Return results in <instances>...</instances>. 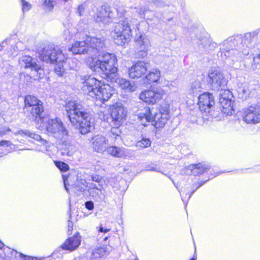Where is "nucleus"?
Listing matches in <instances>:
<instances>
[{
	"instance_id": "36",
	"label": "nucleus",
	"mask_w": 260,
	"mask_h": 260,
	"mask_svg": "<svg viewBox=\"0 0 260 260\" xmlns=\"http://www.w3.org/2000/svg\"><path fill=\"white\" fill-rule=\"evenodd\" d=\"M253 61L254 64H252L251 67L253 70L259 69L257 66L260 67V55H258L257 56L254 57Z\"/></svg>"
},
{
	"instance_id": "18",
	"label": "nucleus",
	"mask_w": 260,
	"mask_h": 260,
	"mask_svg": "<svg viewBox=\"0 0 260 260\" xmlns=\"http://www.w3.org/2000/svg\"><path fill=\"white\" fill-rule=\"evenodd\" d=\"M148 65V63L138 61L128 69L129 77L135 79L142 77L147 72Z\"/></svg>"
},
{
	"instance_id": "60",
	"label": "nucleus",
	"mask_w": 260,
	"mask_h": 260,
	"mask_svg": "<svg viewBox=\"0 0 260 260\" xmlns=\"http://www.w3.org/2000/svg\"><path fill=\"white\" fill-rule=\"evenodd\" d=\"M108 237H106L104 238V241H106L107 239H108Z\"/></svg>"
},
{
	"instance_id": "39",
	"label": "nucleus",
	"mask_w": 260,
	"mask_h": 260,
	"mask_svg": "<svg viewBox=\"0 0 260 260\" xmlns=\"http://www.w3.org/2000/svg\"><path fill=\"white\" fill-rule=\"evenodd\" d=\"M99 187L96 186V185L94 183H90L89 186H88V191L91 196H94L93 191L95 188H98Z\"/></svg>"
},
{
	"instance_id": "49",
	"label": "nucleus",
	"mask_w": 260,
	"mask_h": 260,
	"mask_svg": "<svg viewBox=\"0 0 260 260\" xmlns=\"http://www.w3.org/2000/svg\"><path fill=\"white\" fill-rule=\"evenodd\" d=\"M73 223L72 222H70L69 221V222H68V234H71V233H70V232H72V230H73Z\"/></svg>"
},
{
	"instance_id": "28",
	"label": "nucleus",
	"mask_w": 260,
	"mask_h": 260,
	"mask_svg": "<svg viewBox=\"0 0 260 260\" xmlns=\"http://www.w3.org/2000/svg\"><path fill=\"white\" fill-rule=\"evenodd\" d=\"M107 251V248L105 247L96 248L92 251L91 258L93 259L100 258L106 254Z\"/></svg>"
},
{
	"instance_id": "14",
	"label": "nucleus",
	"mask_w": 260,
	"mask_h": 260,
	"mask_svg": "<svg viewBox=\"0 0 260 260\" xmlns=\"http://www.w3.org/2000/svg\"><path fill=\"white\" fill-rule=\"evenodd\" d=\"M164 91L160 88L144 91L140 94V99L148 104H154L162 97Z\"/></svg>"
},
{
	"instance_id": "8",
	"label": "nucleus",
	"mask_w": 260,
	"mask_h": 260,
	"mask_svg": "<svg viewBox=\"0 0 260 260\" xmlns=\"http://www.w3.org/2000/svg\"><path fill=\"white\" fill-rule=\"evenodd\" d=\"M259 32L260 33V31L258 29L252 32L247 33L244 36L238 35L236 37H231L226 40L225 43H227L228 42H232L234 45L236 44L239 50H245L247 49L248 54L249 53V47L253 41V39Z\"/></svg>"
},
{
	"instance_id": "15",
	"label": "nucleus",
	"mask_w": 260,
	"mask_h": 260,
	"mask_svg": "<svg viewBox=\"0 0 260 260\" xmlns=\"http://www.w3.org/2000/svg\"><path fill=\"white\" fill-rule=\"evenodd\" d=\"M126 111L121 104H116L111 108V116L116 128L118 127L126 115Z\"/></svg>"
},
{
	"instance_id": "26",
	"label": "nucleus",
	"mask_w": 260,
	"mask_h": 260,
	"mask_svg": "<svg viewBox=\"0 0 260 260\" xmlns=\"http://www.w3.org/2000/svg\"><path fill=\"white\" fill-rule=\"evenodd\" d=\"M136 47H148L149 41L147 37L144 34L137 35L135 38Z\"/></svg>"
},
{
	"instance_id": "33",
	"label": "nucleus",
	"mask_w": 260,
	"mask_h": 260,
	"mask_svg": "<svg viewBox=\"0 0 260 260\" xmlns=\"http://www.w3.org/2000/svg\"><path fill=\"white\" fill-rule=\"evenodd\" d=\"M151 141L148 139L143 138L137 142L136 146L140 148H145L151 145Z\"/></svg>"
},
{
	"instance_id": "2",
	"label": "nucleus",
	"mask_w": 260,
	"mask_h": 260,
	"mask_svg": "<svg viewBox=\"0 0 260 260\" xmlns=\"http://www.w3.org/2000/svg\"><path fill=\"white\" fill-rule=\"evenodd\" d=\"M67 115L75 128L86 129L92 127L88 114L83 111L81 105L75 100L66 102Z\"/></svg>"
},
{
	"instance_id": "13",
	"label": "nucleus",
	"mask_w": 260,
	"mask_h": 260,
	"mask_svg": "<svg viewBox=\"0 0 260 260\" xmlns=\"http://www.w3.org/2000/svg\"><path fill=\"white\" fill-rule=\"evenodd\" d=\"M198 105L201 112L205 115L210 114L211 108L214 105V96L209 92H205L198 97Z\"/></svg>"
},
{
	"instance_id": "24",
	"label": "nucleus",
	"mask_w": 260,
	"mask_h": 260,
	"mask_svg": "<svg viewBox=\"0 0 260 260\" xmlns=\"http://www.w3.org/2000/svg\"><path fill=\"white\" fill-rule=\"evenodd\" d=\"M192 174L194 176L200 175L208 171L210 167L205 163H199L190 166Z\"/></svg>"
},
{
	"instance_id": "62",
	"label": "nucleus",
	"mask_w": 260,
	"mask_h": 260,
	"mask_svg": "<svg viewBox=\"0 0 260 260\" xmlns=\"http://www.w3.org/2000/svg\"><path fill=\"white\" fill-rule=\"evenodd\" d=\"M4 132L2 133L1 132H0V135H4Z\"/></svg>"
},
{
	"instance_id": "22",
	"label": "nucleus",
	"mask_w": 260,
	"mask_h": 260,
	"mask_svg": "<svg viewBox=\"0 0 260 260\" xmlns=\"http://www.w3.org/2000/svg\"><path fill=\"white\" fill-rule=\"evenodd\" d=\"M107 152L110 155L117 157L128 156L130 154V150L124 148L117 147L116 146H110L107 147Z\"/></svg>"
},
{
	"instance_id": "45",
	"label": "nucleus",
	"mask_w": 260,
	"mask_h": 260,
	"mask_svg": "<svg viewBox=\"0 0 260 260\" xmlns=\"http://www.w3.org/2000/svg\"><path fill=\"white\" fill-rule=\"evenodd\" d=\"M63 37H64L65 40H69L71 39V37L70 35V32L69 30L66 29L64 31Z\"/></svg>"
},
{
	"instance_id": "34",
	"label": "nucleus",
	"mask_w": 260,
	"mask_h": 260,
	"mask_svg": "<svg viewBox=\"0 0 260 260\" xmlns=\"http://www.w3.org/2000/svg\"><path fill=\"white\" fill-rule=\"evenodd\" d=\"M55 166L62 172H65L69 169V166L65 162L62 161H54Z\"/></svg>"
},
{
	"instance_id": "48",
	"label": "nucleus",
	"mask_w": 260,
	"mask_h": 260,
	"mask_svg": "<svg viewBox=\"0 0 260 260\" xmlns=\"http://www.w3.org/2000/svg\"><path fill=\"white\" fill-rule=\"evenodd\" d=\"M62 177H63V182H64V187H65V189L66 190H67V191H69V189L67 187L68 184V180L66 178V176L63 175L62 176Z\"/></svg>"
},
{
	"instance_id": "5",
	"label": "nucleus",
	"mask_w": 260,
	"mask_h": 260,
	"mask_svg": "<svg viewBox=\"0 0 260 260\" xmlns=\"http://www.w3.org/2000/svg\"><path fill=\"white\" fill-rule=\"evenodd\" d=\"M131 35V29L127 18L124 17L115 24L111 31V36L115 43L121 46L128 43Z\"/></svg>"
},
{
	"instance_id": "37",
	"label": "nucleus",
	"mask_w": 260,
	"mask_h": 260,
	"mask_svg": "<svg viewBox=\"0 0 260 260\" xmlns=\"http://www.w3.org/2000/svg\"><path fill=\"white\" fill-rule=\"evenodd\" d=\"M21 5L22 6V11L23 12L28 11L31 8V5L25 0H21Z\"/></svg>"
},
{
	"instance_id": "41",
	"label": "nucleus",
	"mask_w": 260,
	"mask_h": 260,
	"mask_svg": "<svg viewBox=\"0 0 260 260\" xmlns=\"http://www.w3.org/2000/svg\"><path fill=\"white\" fill-rule=\"evenodd\" d=\"M136 9V8H135ZM137 12L141 16H144L146 11V8L145 7H140L137 8Z\"/></svg>"
},
{
	"instance_id": "63",
	"label": "nucleus",
	"mask_w": 260,
	"mask_h": 260,
	"mask_svg": "<svg viewBox=\"0 0 260 260\" xmlns=\"http://www.w3.org/2000/svg\"><path fill=\"white\" fill-rule=\"evenodd\" d=\"M67 155H70V154H69V152H67Z\"/></svg>"
},
{
	"instance_id": "43",
	"label": "nucleus",
	"mask_w": 260,
	"mask_h": 260,
	"mask_svg": "<svg viewBox=\"0 0 260 260\" xmlns=\"http://www.w3.org/2000/svg\"><path fill=\"white\" fill-rule=\"evenodd\" d=\"M85 10V7L83 5H80L78 6V8L77 11V13L79 14V16H82L83 14V13Z\"/></svg>"
},
{
	"instance_id": "20",
	"label": "nucleus",
	"mask_w": 260,
	"mask_h": 260,
	"mask_svg": "<svg viewBox=\"0 0 260 260\" xmlns=\"http://www.w3.org/2000/svg\"><path fill=\"white\" fill-rule=\"evenodd\" d=\"M243 120L247 123H259L260 122V106L256 105L254 106H250L246 111Z\"/></svg>"
},
{
	"instance_id": "50",
	"label": "nucleus",
	"mask_w": 260,
	"mask_h": 260,
	"mask_svg": "<svg viewBox=\"0 0 260 260\" xmlns=\"http://www.w3.org/2000/svg\"><path fill=\"white\" fill-rule=\"evenodd\" d=\"M147 170L148 171H156V172H159V171L158 170V169L157 168V167L156 166L155 167H148V168L147 169Z\"/></svg>"
},
{
	"instance_id": "21",
	"label": "nucleus",
	"mask_w": 260,
	"mask_h": 260,
	"mask_svg": "<svg viewBox=\"0 0 260 260\" xmlns=\"http://www.w3.org/2000/svg\"><path fill=\"white\" fill-rule=\"evenodd\" d=\"M92 148L95 152L102 153L107 149L108 140L102 136L97 135L92 138Z\"/></svg>"
},
{
	"instance_id": "42",
	"label": "nucleus",
	"mask_w": 260,
	"mask_h": 260,
	"mask_svg": "<svg viewBox=\"0 0 260 260\" xmlns=\"http://www.w3.org/2000/svg\"><path fill=\"white\" fill-rule=\"evenodd\" d=\"M44 4L47 7L49 10L52 9L54 7L53 2L51 0H45Z\"/></svg>"
},
{
	"instance_id": "11",
	"label": "nucleus",
	"mask_w": 260,
	"mask_h": 260,
	"mask_svg": "<svg viewBox=\"0 0 260 260\" xmlns=\"http://www.w3.org/2000/svg\"><path fill=\"white\" fill-rule=\"evenodd\" d=\"M224 88H220L219 90V102L222 108L221 112L227 115H231L234 112V101L232 100L233 96L229 90L224 89Z\"/></svg>"
},
{
	"instance_id": "29",
	"label": "nucleus",
	"mask_w": 260,
	"mask_h": 260,
	"mask_svg": "<svg viewBox=\"0 0 260 260\" xmlns=\"http://www.w3.org/2000/svg\"><path fill=\"white\" fill-rule=\"evenodd\" d=\"M169 108L170 106L168 104H165L162 105L159 110V113L157 114L155 113L156 117L159 118V116H162L169 119Z\"/></svg>"
},
{
	"instance_id": "54",
	"label": "nucleus",
	"mask_w": 260,
	"mask_h": 260,
	"mask_svg": "<svg viewBox=\"0 0 260 260\" xmlns=\"http://www.w3.org/2000/svg\"><path fill=\"white\" fill-rule=\"evenodd\" d=\"M74 260H84V259L83 257H79L75 258Z\"/></svg>"
},
{
	"instance_id": "19",
	"label": "nucleus",
	"mask_w": 260,
	"mask_h": 260,
	"mask_svg": "<svg viewBox=\"0 0 260 260\" xmlns=\"http://www.w3.org/2000/svg\"><path fill=\"white\" fill-rule=\"evenodd\" d=\"M113 89L108 84H105L101 81V84L98 88L95 95L93 97L98 100L104 103L107 101L112 95Z\"/></svg>"
},
{
	"instance_id": "59",
	"label": "nucleus",
	"mask_w": 260,
	"mask_h": 260,
	"mask_svg": "<svg viewBox=\"0 0 260 260\" xmlns=\"http://www.w3.org/2000/svg\"><path fill=\"white\" fill-rule=\"evenodd\" d=\"M3 49V46L2 45H0V51H2Z\"/></svg>"
},
{
	"instance_id": "56",
	"label": "nucleus",
	"mask_w": 260,
	"mask_h": 260,
	"mask_svg": "<svg viewBox=\"0 0 260 260\" xmlns=\"http://www.w3.org/2000/svg\"><path fill=\"white\" fill-rule=\"evenodd\" d=\"M97 189H100L99 187L97 188ZM96 188H95V189H94V190L93 191V192H94V196L96 195V192H97V191L96 190ZM93 197H94V196H92Z\"/></svg>"
},
{
	"instance_id": "61",
	"label": "nucleus",
	"mask_w": 260,
	"mask_h": 260,
	"mask_svg": "<svg viewBox=\"0 0 260 260\" xmlns=\"http://www.w3.org/2000/svg\"><path fill=\"white\" fill-rule=\"evenodd\" d=\"M20 256H22V257H25V256H26L25 255H23V254H22V253H20Z\"/></svg>"
},
{
	"instance_id": "17",
	"label": "nucleus",
	"mask_w": 260,
	"mask_h": 260,
	"mask_svg": "<svg viewBox=\"0 0 260 260\" xmlns=\"http://www.w3.org/2000/svg\"><path fill=\"white\" fill-rule=\"evenodd\" d=\"M37 125V128L41 130H67L64 128L62 121L59 118L48 120L47 122L45 123L42 116V121H39V124Z\"/></svg>"
},
{
	"instance_id": "58",
	"label": "nucleus",
	"mask_w": 260,
	"mask_h": 260,
	"mask_svg": "<svg viewBox=\"0 0 260 260\" xmlns=\"http://www.w3.org/2000/svg\"><path fill=\"white\" fill-rule=\"evenodd\" d=\"M87 132V131H80V133H81V134H82L85 135V134H86V132Z\"/></svg>"
},
{
	"instance_id": "1",
	"label": "nucleus",
	"mask_w": 260,
	"mask_h": 260,
	"mask_svg": "<svg viewBox=\"0 0 260 260\" xmlns=\"http://www.w3.org/2000/svg\"><path fill=\"white\" fill-rule=\"evenodd\" d=\"M105 48L103 39L88 37L84 41L73 44L69 51L74 54H88L92 56L87 61L89 69L101 74L103 78L107 81H116L117 79V68L115 66L117 58L113 54L105 53Z\"/></svg>"
},
{
	"instance_id": "64",
	"label": "nucleus",
	"mask_w": 260,
	"mask_h": 260,
	"mask_svg": "<svg viewBox=\"0 0 260 260\" xmlns=\"http://www.w3.org/2000/svg\"><path fill=\"white\" fill-rule=\"evenodd\" d=\"M190 260H195L194 258H191Z\"/></svg>"
},
{
	"instance_id": "52",
	"label": "nucleus",
	"mask_w": 260,
	"mask_h": 260,
	"mask_svg": "<svg viewBox=\"0 0 260 260\" xmlns=\"http://www.w3.org/2000/svg\"><path fill=\"white\" fill-rule=\"evenodd\" d=\"M207 181H208V180H207V181H204V182H201L199 184V186L197 187V188H196V189H197V188H199L200 187H201V186H202V185H203L204 184H205V183Z\"/></svg>"
},
{
	"instance_id": "12",
	"label": "nucleus",
	"mask_w": 260,
	"mask_h": 260,
	"mask_svg": "<svg viewBox=\"0 0 260 260\" xmlns=\"http://www.w3.org/2000/svg\"><path fill=\"white\" fill-rule=\"evenodd\" d=\"M208 78V83L214 90L218 91L220 88H224L228 83V80L222 73L216 69L209 71Z\"/></svg>"
},
{
	"instance_id": "57",
	"label": "nucleus",
	"mask_w": 260,
	"mask_h": 260,
	"mask_svg": "<svg viewBox=\"0 0 260 260\" xmlns=\"http://www.w3.org/2000/svg\"><path fill=\"white\" fill-rule=\"evenodd\" d=\"M4 246V244L0 241V249H2Z\"/></svg>"
},
{
	"instance_id": "44",
	"label": "nucleus",
	"mask_w": 260,
	"mask_h": 260,
	"mask_svg": "<svg viewBox=\"0 0 260 260\" xmlns=\"http://www.w3.org/2000/svg\"><path fill=\"white\" fill-rule=\"evenodd\" d=\"M85 207L88 210H92L94 208L93 203L92 201H87L85 203Z\"/></svg>"
},
{
	"instance_id": "6",
	"label": "nucleus",
	"mask_w": 260,
	"mask_h": 260,
	"mask_svg": "<svg viewBox=\"0 0 260 260\" xmlns=\"http://www.w3.org/2000/svg\"><path fill=\"white\" fill-rule=\"evenodd\" d=\"M24 113L30 112L32 118L34 119L37 124L39 121H42V113L44 111L43 103L33 95H27L24 99Z\"/></svg>"
},
{
	"instance_id": "31",
	"label": "nucleus",
	"mask_w": 260,
	"mask_h": 260,
	"mask_svg": "<svg viewBox=\"0 0 260 260\" xmlns=\"http://www.w3.org/2000/svg\"><path fill=\"white\" fill-rule=\"evenodd\" d=\"M16 134H19L22 136H25L37 141H42L43 140L39 135L34 133H31L29 131H18V133H16Z\"/></svg>"
},
{
	"instance_id": "23",
	"label": "nucleus",
	"mask_w": 260,
	"mask_h": 260,
	"mask_svg": "<svg viewBox=\"0 0 260 260\" xmlns=\"http://www.w3.org/2000/svg\"><path fill=\"white\" fill-rule=\"evenodd\" d=\"M80 244V237L78 236H73L69 238L66 242L61 245L63 249L73 251L77 248Z\"/></svg>"
},
{
	"instance_id": "38",
	"label": "nucleus",
	"mask_w": 260,
	"mask_h": 260,
	"mask_svg": "<svg viewBox=\"0 0 260 260\" xmlns=\"http://www.w3.org/2000/svg\"><path fill=\"white\" fill-rule=\"evenodd\" d=\"M97 191L96 194L94 196V198L96 199L102 201L105 199V195L102 193L101 189H96Z\"/></svg>"
},
{
	"instance_id": "51",
	"label": "nucleus",
	"mask_w": 260,
	"mask_h": 260,
	"mask_svg": "<svg viewBox=\"0 0 260 260\" xmlns=\"http://www.w3.org/2000/svg\"><path fill=\"white\" fill-rule=\"evenodd\" d=\"M8 143V141H1L0 142V146H4V145H5L6 143Z\"/></svg>"
},
{
	"instance_id": "27",
	"label": "nucleus",
	"mask_w": 260,
	"mask_h": 260,
	"mask_svg": "<svg viewBox=\"0 0 260 260\" xmlns=\"http://www.w3.org/2000/svg\"><path fill=\"white\" fill-rule=\"evenodd\" d=\"M160 76V73L159 70L154 69L146 76V78L151 82H156L159 80Z\"/></svg>"
},
{
	"instance_id": "7",
	"label": "nucleus",
	"mask_w": 260,
	"mask_h": 260,
	"mask_svg": "<svg viewBox=\"0 0 260 260\" xmlns=\"http://www.w3.org/2000/svg\"><path fill=\"white\" fill-rule=\"evenodd\" d=\"M138 116L142 125L145 126L151 125L156 129L162 128L168 120V118L162 116L157 118L155 112L153 113L152 110L149 107H146L143 112H139Z\"/></svg>"
},
{
	"instance_id": "55",
	"label": "nucleus",
	"mask_w": 260,
	"mask_h": 260,
	"mask_svg": "<svg viewBox=\"0 0 260 260\" xmlns=\"http://www.w3.org/2000/svg\"><path fill=\"white\" fill-rule=\"evenodd\" d=\"M120 133H121V131H118V133H116H116H113L112 134H113V135H116V136H119V135H120Z\"/></svg>"
},
{
	"instance_id": "46",
	"label": "nucleus",
	"mask_w": 260,
	"mask_h": 260,
	"mask_svg": "<svg viewBox=\"0 0 260 260\" xmlns=\"http://www.w3.org/2000/svg\"><path fill=\"white\" fill-rule=\"evenodd\" d=\"M102 178L101 176L99 175H94L91 176V180L93 181L96 182H100Z\"/></svg>"
},
{
	"instance_id": "16",
	"label": "nucleus",
	"mask_w": 260,
	"mask_h": 260,
	"mask_svg": "<svg viewBox=\"0 0 260 260\" xmlns=\"http://www.w3.org/2000/svg\"><path fill=\"white\" fill-rule=\"evenodd\" d=\"M114 17L111 7L106 5H102L96 9L94 18L96 22H108L109 19Z\"/></svg>"
},
{
	"instance_id": "30",
	"label": "nucleus",
	"mask_w": 260,
	"mask_h": 260,
	"mask_svg": "<svg viewBox=\"0 0 260 260\" xmlns=\"http://www.w3.org/2000/svg\"><path fill=\"white\" fill-rule=\"evenodd\" d=\"M87 183L84 179L77 180L75 182L74 188L77 191L80 192H83L86 190V188L87 187Z\"/></svg>"
},
{
	"instance_id": "47",
	"label": "nucleus",
	"mask_w": 260,
	"mask_h": 260,
	"mask_svg": "<svg viewBox=\"0 0 260 260\" xmlns=\"http://www.w3.org/2000/svg\"><path fill=\"white\" fill-rule=\"evenodd\" d=\"M110 231V229L108 228H104L102 225L100 226V229L99 230V232L101 233H107Z\"/></svg>"
},
{
	"instance_id": "10",
	"label": "nucleus",
	"mask_w": 260,
	"mask_h": 260,
	"mask_svg": "<svg viewBox=\"0 0 260 260\" xmlns=\"http://www.w3.org/2000/svg\"><path fill=\"white\" fill-rule=\"evenodd\" d=\"M19 62L21 64H24L25 69L29 68L32 71L36 73L34 76L35 79H42L45 75L44 69L39 64V61L36 58H32L28 55H24L19 59Z\"/></svg>"
},
{
	"instance_id": "3",
	"label": "nucleus",
	"mask_w": 260,
	"mask_h": 260,
	"mask_svg": "<svg viewBox=\"0 0 260 260\" xmlns=\"http://www.w3.org/2000/svg\"><path fill=\"white\" fill-rule=\"evenodd\" d=\"M39 58L41 60L52 63H56L54 68L56 74L59 76H62L65 69L62 64L66 59L62 51L57 47L48 46L44 48L39 53Z\"/></svg>"
},
{
	"instance_id": "53",
	"label": "nucleus",
	"mask_w": 260,
	"mask_h": 260,
	"mask_svg": "<svg viewBox=\"0 0 260 260\" xmlns=\"http://www.w3.org/2000/svg\"><path fill=\"white\" fill-rule=\"evenodd\" d=\"M195 190H192V191L190 193L188 194V199H189L190 198L191 196H192V194L194 192Z\"/></svg>"
},
{
	"instance_id": "32",
	"label": "nucleus",
	"mask_w": 260,
	"mask_h": 260,
	"mask_svg": "<svg viewBox=\"0 0 260 260\" xmlns=\"http://www.w3.org/2000/svg\"><path fill=\"white\" fill-rule=\"evenodd\" d=\"M148 47H137V52H136V57L139 58H142L148 55Z\"/></svg>"
},
{
	"instance_id": "40",
	"label": "nucleus",
	"mask_w": 260,
	"mask_h": 260,
	"mask_svg": "<svg viewBox=\"0 0 260 260\" xmlns=\"http://www.w3.org/2000/svg\"><path fill=\"white\" fill-rule=\"evenodd\" d=\"M191 87L193 93H197L198 91H200L201 86L198 82L193 83Z\"/></svg>"
},
{
	"instance_id": "35",
	"label": "nucleus",
	"mask_w": 260,
	"mask_h": 260,
	"mask_svg": "<svg viewBox=\"0 0 260 260\" xmlns=\"http://www.w3.org/2000/svg\"><path fill=\"white\" fill-rule=\"evenodd\" d=\"M70 68L74 70H77L80 64V62L76 59H70L68 61Z\"/></svg>"
},
{
	"instance_id": "4",
	"label": "nucleus",
	"mask_w": 260,
	"mask_h": 260,
	"mask_svg": "<svg viewBox=\"0 0 260 260\" xmlns=\"http://www.w3.org/2000/svg\"><path fill=\"white\" fill-rule=\"evenodd\" d=\"M223 41V46L225 47L217 54L219 57L225 59V61L230 64L234 65L236 62L240 61L244 56L248 55L247 49L239 50L236 44L233 45V43Z\"/></svg>"
},
{
	"instance_id": "25",
	"label": "nucleus",
	"mask_w": 260,
	"mask_h": 260,
	"mask_svg": "<svg viewBox=\"0 0 260 260\" xmlns=\"http://www.w3.org/2000/svg\"><path fill=\"white\" fill-rule=\"evenodd\" d=\"M111 82H117L122 88L130 92H133L135 91L136 89V86L135 85L134 82L131 83L129 81L124 78H119L118 76L116 81Z\"/></svg>"
},
{
	"instance_id": "9",
	"label": "nucleus",
	"mask_w": 260,
	"mask_h": 260,
	"mask_svg": "<svg viewBox=\"0 0 260 260\" xmlns=\"http://www.w3.org/2000/svg\"><path fill=\"white\" fill-rule=\"evenodd\" d=\"M80 80L82 84L81 89L83 92L93 98L101 84V81L88 74L80 75Z\"/></svg>"
}]
</instances>
